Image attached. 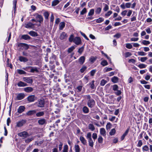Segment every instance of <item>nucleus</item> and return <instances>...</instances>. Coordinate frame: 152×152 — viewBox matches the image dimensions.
Returning a JSON list of instances; mask_svg holds the SVG:
<instances>
[{"label": "nucleus", "instance_id": "c9c22d12", "mask_svg": "<svg viewBox=\"0 0 152 152\" xmlns=\"http://www.w3.org/2000/svg\"><path fill=\"white\" fill-rule=\"evenodd\" d=\"M137 53H138V55L139 56H145L146 55V53H145L144 52H143V51L138 52H137Z\"/></svg>", "mask_w": 152, "mask_h": 152}, {"label": "nucleus", "instance_id": "6e6d98bb", "mask_svg": "<svg viewBox=\"0 0 152 152\" xmlns=\"http://www.w3.org/2000/svg\"><path fill=\"white\" fill-rule=\"evenodd\" d=\"M74 36L73 35H71L69 38V41L70 42H73L74 40Z\"/></svg>", "mask_w": 152, "mask_h": 152}, {"label": "nucleus", "instance_id": "864d4df0", "mask_svg": "<svg viewBox=\"0 0 152 152\" xmlns=\"http://www.w3.org/2000/svg\"><path fill=\"white\" fill-rule=\"evenodd\" d=\"M34 139V138L32 137L31 138H28L27 139L25 140V142L26 143H28L30 142H31L32 140Z\"/></svg>", "mask_w": 152, "mask_h": 152}, {"label": "nucleus", "instance_id": "a19ab883", "mask_svg": "<svg viewBox=\"0 0 152 152\" xmlns=\"http://www.w3.org/2000/svg\"><path fill=\"white\" fill-rule=\"evenodd\" d=\"M150 42L148 41L143 40L142 42V43L145 45H147L150 44Z\"/></svg>", "mask_w": 152, "mask_h": 152}, {"label": "nucleus", "instance_id": "9d476101", "mask_svg": "<svg viewBox=\"0 0 152 152\" xmlns=\"http://www.w3.org/2000/svg\"><path fill=\"white\" fill-rule=\"evenodd\" d=\"M18 59L20 62H26L28 61L27 58L21 56H19Z\"/></svg>", "mask_w": 152, "mask_h": 152}, {"label": "nucleus", "instance_id": "4c0bfd02", "mask_svg": "<svg viewBox=\"0 0 152 152\" xmlns=\"http://www.w3.org/2000/svg\"><path fill=\"white\" fill-rule=\"evenodd\" d=\"M68 146L67 145H64L63 150V152H68Z\"/></svg>", "mask_w": 152, "mask_h": 152}, {"label": "nucleus", "instance_id": "37998d69", "mask_svg": "<svg viewBox=\"0 0 152 152\" xmlns=\"http://www.w3.org/2000/svg\"><path fill=\"white\" fill-rule=\"evenodd\" d=\"M94 9H91L88 13V16L92 15L94 13Z\"/></svg>", "mask_w": 152, "mask_h": 152}, {"label": "nucleus", "instance_id": "c85d7f7f", "mask_svg": "<svg viewBox=\"0 0 152 152\" xmlns=\"http://www.w3.org/2000/svg\"><path fill=\"white\" fill-rule=\"evenodd\" d=\"M65 26V23L64 22H62L60 23L59 25V29L62 30Z\"/></svg>", "mask_w": 152, "mask_h": 152}, {"label": "nucleus", "instance_id": "e433bc0d", "mask_svg": "<svg viewBox=\"0 0 152 152\" xmlns=\"http://www.w3.org/2000/svg\"><path fill=\"white\" fill-rule=\"evenodd\" d=\"M75 47L74 46H72L70 48H69L68 50V53H70L71 52L75 49Z\"/></svg>", "mask_w": 152, "mask_h": 152}, {"label": "nucleus", "instance_id": "39448f33", "mask_svg": "<svg viewBox=\"0 0 152 152\" xmlns=\"http://www.w3.org/2000/svg\"><path fill=\"white\" fill-rule=\"evenodd\" d=\"M37 106L40 107H43L44 106L45 101L43 99H40L38 101L37 103Z\"/></svg>", "mask_w": 152, "mask_h": 152}, {"label": "nucleus", "instance_id": "1a4fd4ad", "mask_svg": "<svg viewBox=\"0 0 152 152\" xmlns=\"http://www.w3.org/2000/svg\"><path fill=\"white\" fill-rule=\"evenodd\" d=\"M23 80L28 83L31 84L33 82L32 79L29 77H23Z\"/></svg>", "mask_w": 152, "mask_h": 152}, {"label": "nucleus", "instance_id": "338daca9", "mask_svg": "<svg viewBox=\"0 0 152 152\" xmlns=\"http://www.w3.org/2000/svg\"><path fill=\"white\" fill-rule=\"evenodd\" d=\"M97 135L96 133H94L92 134V138L94 140L96 139L97 138Z\"/></svg>", "mask_w": 152, "mask_h": 152}, {"label": "nucleus", "instance_id": "49530a36", "mask_svg": "<svg viewBox=\"0 0 152 152\" xmlns=\"http://www.w3.org/2000/svg\"><path fill=\"white\" fill-rule=\"evenodd\" d=\"M142 145V142L141 140H140L138 141V143L137 145V146L140 147Z\"/></svg>", "mask_w": 152, "mask_h": 152}, {"label": "nucleus", "instance_id": "6ab92c4d", "mask_svg": "<svg viewBox=\"0 0 152 152\" xmlns=\"http://www.w3.org/2000/svg\"><path fill=\"white\" fill-rule=\"evenodd\" d=\"M36 112L37 111L36 110H30L27 113L26 115H32L36 114Z\"/></svg>", "mask_w": 152, "mask_h": 152}, {"label": "nucleus", "instance_id": "7ed1b4c3", "mask_svg": "<svg viewBox=\"0 0 152 152\" xmlns=\"http://www.w3.org/2000/svg\"><path fill=\"white\" fill-rule=\"evenodd\" d=\"M34 16H35V18L37 22H38L41 23L43 21V18L41 15L38 14H36L34 15Z\"/></svg>", "mask_w": 152, "mask_h": 152}, {"label": "nucleus", "instance_id": "de8ad7c7", "mask_svg": "<svg viewBox=\"0 0 152 152\" xmlns=\"http://www.w3.org/2000/svg\"><path fill=\"white\" fill-rule=\"evenodd\" d=\"M83 97L85 99H88V100L91 99V97L90 95L83 96Z\"/></svg>", "mask_w": 152, "mask_h": 152}, {"label": "nucleus", "instance_id": "dca6fc26", "mask_svg": "<svg viewBox=\"0 0 152 152\" xmlns=\"http://www.w3.org/2000/svg\"><path fill=\"white\" fill-rule=\"evenodd\" d=\"M25 109V107L23 106H20L19 107L18 109V112L19 113H21L24 111Z\"/></svg>", "mask_w": 152, "mask_h": 152}, {"label": "nucleus", "instance_id": "412c9836", "mask_svg": "<svg viewBox=\"0 0 152 152\" xmlns=\"http://www.w3.org/2000/svg\"><path fill=\"white\" fill-rule=\"evenodd\" d=\"M17 85L19 87H24L27 86V85L23 82L20 81L18 83Z\"/></svg>", "mask_w": 152, "mask_h": 152}, {"label": "nucleus", "instance_id": "0e129e2a", "mask_svg": "<svg viewBox=\"0 0 152 152\" xmlns=\"http://www.w3.org/2000/svg\"><path fill=\"white\" fill-rule=\"evenodd\" d=\"M150 77H151L148 74V73H147L146 74V76H145V79L146 80H149L150 79Z\"/></svg>", "mask_w": 152, "mask_h": 152}, {"label": "nucleus", "instance_id": "9b49d317", "mask_svg": "<svg viewBox=\"0 0 152 152\" xmlns=\"http://www.w3.org/2000/svg\"><path fill=\"white\" fill-rule=\"evenodd\" d=\"M29 68H31L30 72L31 73H37L39 72L38 69L36 67L29 66Z\"/></svg>", "mask_w": 152, "mask_h": 152}, {"label": "nucleus", "instance_id": "bb28decb", "mask_svg": "<svg viewBox=\"0 0 152 152\" xmlns=\"http://www.w3.org/2000/svg\"><path fill=\"white\" fill-rule=\"evenodd\" d=\"M28 34L32 37H37L38 35L37 32L33 31H30L29 32Z\"/></svg>", "mask_w": 152, "mask_h": 152}, {"label": "nucleus", "instance_id": "09e8293b", "mask_svg": "<svg viewBox=\"0 0 152 152\" xmlns=\"http://www.w3.org/2000/svg\"><path fill=\"white\" fill-rule=\"evenodd\" d=\"M84 49V47H82L79 49L77 52L80 54H81L83 50Z\"/></svg>", "mask_w": 152, "mask_h": 152}, {"label": "nucleus", "instance_id": "f03ea898", "mask_svg": "<svg viewBox=\"0 0 152 152\" xmlns=\"http://www.w3.org/2000/svg\"><path fill=\"white\" fill-rule=\"evenodd\" d=\"M18 46L21 50H27L29 48V45L24 43H19L18 44Z\"/></svg>", "mask_w": 152, "mask_h": 152}, {"label": "nucleus", "instance_id": "20e7f679", "mask_svg": "<svg viewBox=\"0 0 152 152\" xmlns=\"http://www.w3.org/2000/svg\"><path fill=\"white\" fill-rule=\"evenodd\" d=\"M95 104V102L94 100L92 99H91L89 100L87 102V105L90 108L93 107Z\"/></svg>", "mask_w": 152, "mask_h": 152}, {"label": "nucleus", "instance_id": "473e14b6", "mask_svg": "<svg viewBox=\"0 0 152 152\" xmlns=\"http://www.w3.org/2000/svg\"><path fill=\"white\" fill-rule=\"evenodd\" d=\"M88 127L89 129L91 131H94L95 129L94 126L92 124H89L88 125Z\"/></svg>", "mask_w": 152, "mask_h": 152}, {"label": "nucleus", "instance_id": "ddd939ff", "mask_svg": "<svg viewBox=\"0 0 152 152\" xmlns=\"http://www.w3.org/2000/svg\"><path fill=\"white\" fill-rule=\"evenodd\" d=\"M66 34L64 32H62L60 36V39L61 40L64 39H66L67 37Z\"/></svg>", "mask_w": 152, "mask_h": 152}, {"label": "nucleus", "instance_id": "b1692460", "mask_svg": "<svg viewBox=\"0 0 152 152\" xmlns=\"http://www.w3.org/2000/svg\"><path fill=\"white\" fill-rule=\"evenodd\" d=\"M24 90L27 92H30L33 90V88L30 87H28L24 88Z\"/></svg>", "mask_w": 152, "mask_h": 152}, {"label": "nucleus", "instance_id": "423d86ee", "mask_svg": "<svg viewBox=\"0 0 152 152\" xmlns=\"http://www.w3.org/2000/svg\"><path fill=\"white\" fill-rule=\"evenodd\" d=\"M26 121V120L22 119L17 123L16 126L18 127H20L22 126L23 124H25Z\"/></svg>", "mask_w": 152, "mask_h": 152}, {"label": "nucleus", "instance_id": "bf43d9fd", "mask_svg": "<svg viewBox=\"0 0 152 152\" xmlns=\"http://www.w3.org/2000/svg\"><path fill=\"white\" fill-rule=\"evenodd\" d=\"M83 86H78L77 87V92H79L81 91L82 90Z\"/></svg>", "mask_w": 152, "mask_h": 152}, {"label": "nucleus", "instance_id": "aec40b11", "mask_svg": "<svg viewBox=\"0 0 152 152\" xmlns=\"http://www.w3.org/2000/svg\"><path fill=\"white\" fill-rule=\"evenodd\" d=\"M85 58L84 56H82L80 57L79 59V62L80 64H82L84 62Z\"/></svg>", "mask_w": 152, "mask_h": 152}, {"label": "nucleus", "instance_id": "8fccbe9b", "mask_svg": "<svg viewBox=\"0 0 152 152\" xmlns=\"http://www.w3.org/2000/svg\"><path fill=\"white\" fill-rule=\"evenodd\" d=\"M86 69V66H83L80 69V71L81 73H83Z\"/></svg>", "mask_w": 152, "mask_h": 152}, {"label": "nucleus", "instance_id": "79ce46f5", "mask_svg": "<svg viewBox=\"0 0 152 152\" xmlns=\"http://www.w3.org/2000/svg\"><path fill=\"white\" fill-rule=\"evenodd\" d=\"M115 129H113L111 130L110 132H109L110 134L112 136L114 134L115 132Z\"/></svg>", "mask_w": 152, "mask_h": 152}, {"label": "nucleus", "instance_id": "7c9ffc66", "mask_svg": "<svg viewBox=\"0 0 152 152\" xmlns=\"http://www.w3.org/2000/svg\"><path fill=\"white\" fill-rule=\"evenodd\" d=\"M36 116L37 117H40L43 116L45 113L44 111L39 112L36 113Z\"/></svg>", "mask_w": 152, "mask_h": 152}, {"label": "nucleus", "instance_id": "4468645a", "mask_svg": "<svg viewBox=\"0 0 152 152\" xmlns=\"http://www.w3.org/2000/svg\"><path fill=\"white\" fill-rule=\"evenodd\" d=\"M34 24H33L31 22H29L25 24V27L26 28H32L34 27Z\"/></svg>", "mask_w": 152, "mask_h": 152}, {"label": "nucleus", "instance_id": "58836bf2", "mask_svg": "<svg viewBox=\"0 0 152 152\" xmlns=\"http://www.w3.org/2000/svg\"><path fill=\"white\" fill-rule=\"evenodd\" d=\"M126 47L128 49H131L132 48V45L129 43L126 44Z\"/></svg>", "mask_w": 152, "mask_h": 152}, {"label": "nucleus", "instance_id": "a18cd8bd", "mask_svg": "<svg viewBox=\"0 0 152 152\" xmlns=\"http://www.w3.org/2000/svg\"><path fill=\"white\" fill-rule=\"evenodd\" d=\"M87 12V9L86 8H84L80 12V15H83Z\"/></svg>", "mask_w": 152, "mask_h": 152}, {"label": "nucleus", "instance_id": "5701e85b", "mask_svg": "<svg viewBox=\"0 0 152 152\" xmlns=\"http://www.w3.org/2000/svg\"><path fill=\"white\" fill-rule=\"evenodd\" d=\"M119 78L117 77L114 76L111 79V81L114 83L118 82Z\"/></svg>", "mask_w": 152, "mask_h": 152}, {"label": "nucleus", "instance_id": "4d7b16f0", "mask_svg": "<svg viewBox=\"0 0 152 152\" xmlns=\"http://www.w3.org/2000/svg\"><path fill=\"white\" fill-rule=\"evenodd\" d=\"M132 54L131 53L129 52H127L125 53V57L126 58H127L128 57H129L132 55Z\"/></svg>", "mask_w": 152, "mask_h": 152}, {"label": "nucleus", "instance_id": "6e6552de", "mask_svg": "<svg viewBox=\"0 0 152 152\" xmlns=\"http://www.w3.org/2000/svg\"><path fill=\"white\" fill-rule=\"evenodd\" d=\"M73 42L76 45H78L81 43V40L80 37H77L74 38Z\"/></svg>", "mask_w": 152, "mask_h": 152}, {"label": "nucleus", "instance_id": "e2e57ef3", "mask_svg": "<svg viewBox=\"0 0 152 152\" xmlns=\"http://www.w3.org/2000/svg\"><path fill=\"white\" fill-rule=\"evenodd\" d=\"M96 69H93L90 72L91 75V76H93L95 73H96Z\"/></svg>", "mask_w": 152, "mask_h": 152}, {"label": "nucleus", "instance_id": "393cba45", "mask_svg": "<svg viewBox=\"0 0 152 152\" xmlns=\"http://www.w3.org/2000/svg\"><path fill=\"white\" fill-rule=\"evenodd\" d=\"M94 81L93 80L91 83L88 84L91 89H94L96 88V87L95 86L94 84Z\"/></svg>", "mask_w": 152, "mask_h": 152}, {"label": "nucleus", "instance_id": "cd10ccee", "mask_svg": "<svg viewBox=\"0 0 152 152\" xmlns=\"http://www.w3.org/2000/svg\"><path fill=\"white\" fill-rule=\"evenodd\" d=\"M56 56L54 55H53L50 58V63L51 64H53L54 62V61L56 60Z\"/></svg>", "mask_w": 152, "mask_h": 152}, {"label": "nucleus", "instance_id": "680f3d73", "mask_svg": "<svg viewBox=\"0 0 152 152\" xmlns=\"http://www.w3.org/2000/svg\"><path fill=\"white\" fill-rule=\"evenodd\" d=\"M139 39L138 38L132 37L131 38L130 40L131 41L136 42Z\"/></svg>", "mask_w": 152, "mask_h": 152}, {"label": "nucleus", "instance_id": "72a5a7b5", "mask_svg": "<svg viewBox=\"0 0 152 152\" xmlns=\"http://www.w3.org/2000/svg\"><path fill=\"white\" fill-rule=\"evenodd\" d=\"M17 72L20 74L22 75V74H25L26 73V72L22 70V69H18L17 70Z\"/></svg>", "mask_w": 152, "mask_h": 152}, {"label": "nucleus", "instance_id": "c756f323", "mask_svg": "<svg viewBox=\"0 0 152 152\" xmlns=\"http://www.w3.org/2000/svg\"><path fill=\"white\" fill-rule=\"evenodd\" d=\"M82 110L84 113H88L89 112V109L86 106H84Z\"/></svg>", "mask_w": 152, "mask_h": 152}, {"label": "nucleus", "instance_id": "13d9d810", "mask_svg": "<svg viewBox=\"0 0 152 152\" xmlns=\"http://www.w3.org/2000/svg\"><path fill=\"white\" fill-rule=\"evenodd\" d=\"M104 20L103 18H100L96 20V22L98 23H100Z\"/></svg>", "mask_w": 152, "mask_h": 152}, {"label": "nucleus", "instance_id": "f8f14e48", "mask_svg": "<svg viewBox=\"0 0 152 152\" xmlns=\"http://www.w3.org/2000/svg\"><path fill=\"white\" fill-rule=\"evenodd\" d=\"M36 98L34 95H31L28 97V100L29 102H33L35 101Z\"/></svg>", "mask_w": 152, "mask_h": 152}, {"label": "nucleus", "instance_id": "2eb2a0df", "mask_svg": "<svg viewBox=\"0 0 152 152\" xmlns=\"http://www.w3.org/2000/svg\"><path fill=\"white\" fill-rule=\"evenodd\" d=\"M80 140L81 142L83 145H86L87 144V142L86 140V139L84 138V137L83 136H80Z\"/></svg>", "mask_w": 152, "mask_h": 152}, {"label": "nucleus", "instance_id": "5fc2aeb1", "mask_svg": "<svg viewBox=\"0 0 152 152\" xmlns=\"http://www.w3.org/2000/svg\"><path fill=\"white\" fill-rule=\"evenodd\" d=\"M44 15L45 18L46 19H48L49 16V13L48 12H46L44 13Z\"/></svg>", "mask_w": 152, "mask_h": 152}, {"label": "nucleus", "instance_id": "69168bd1", "mask_svg": "<svg viewBox=\"0 0 152 152\" xmlns=\"http://www.w3.org/2000/svg\"><path fill=\"white\" fill-rule=\"evenodd\" d=\"M131 4L130 3H127L125 4L126 8H129L130 7Z\"/></svg>", "mask_w": 152, "mask_h": 152}, {"label": "nucleus", "instance_id": "ea45409f", "mask_svg": "<svg viewBox=\"0 0 152 152\" xmlns=\"http://www.w3.org/2000/svg\"><path fill=\"white\" fill-rule=\"evenodd\" d=\"M142 150L143 151H148L149 150L148 147L147 145H145L142 147Z\"/></svg>", "mask_w": 152, "mask_h": 152}, {"label": "nucleus", "instance_id": "052dcab7", "mask_svg": "<svg viewBox=\"0 0 152 152\" xmlns=\"http://www.w3.org/2000/svg\"><path fill=\"white\" fill-rule=\"evenodd\" d=\"M112 13V12L111 11H109L105 14V16L108 17Z\"/></svg>", "mask_w": 152, "mask_h": 152}, {"label": "nucleus", "instance_id": "2f4dec72", "mask_svg": "<svg viewBox=\"0 0 152 152\" xmlns=\"http://www.w3.org/2000/svg\"><path fill=\"white\" fill-rule=\"evenodd\" d=\"M74 148L75 152H80V148L79 145H75Z\"/></svg>", "mask_w": 152, "mask_h": 152}, {"label": "nucleus", "instance_id": "3c124183", "mask_svg": "<svg viewBox=\"0 0 152 152\" xmlns=\"http://www.w3.org/2000/svg\"><path fill=\"white\" fill-rule=\"evenodd\" d=\"M101 9L100 7H98L96 8L95 11V12L96 14H99L101 11Z\"/></svg>", "mask_w": 152, "mask_h": 152}, {"label": "nucleus", "instance_id": "603ef678", "mask_svg": "<svg viewBox=\"0 0 152 152\" xmlns=\"http://www.w3.org/2000/svg\"><path fill=\"white\" fill-rule=\"evenodd\" d=\"M148 58L146 57H142L141 58L140 61L142 62H144Z\"/></svg>", "mask_w": 152, "mask_h": 152}, {"label": "nucleus", "instance_id": "a211bd4d", "mask_svg": "<svg viewBox=\"0 0 152 152\" xmlns=\"http://www.w3.org/2000/svg\"><path fill=\"white\" fill-rule=\"evenodd\" d=\"M25 97V95L23 94L20 93L17 96L18 100H20L23 99Z\"/></svg>", "mask_w": 152, "mask_h": 152}, {"label": "nucleus", "instance_id": "f3484780", "mask_svg": "<svg viewBox=\"0 0 152 152\" xmlns=\"http://www.w3.org/2000/svg\"><path fill=\"white\" fill-rule=\"evenodd\" d=\"M38 123L39 125H43L45 124H46V121L45 118H42L38 121Z\"/></svg>", "mask_w": 152, "mask_h": 152}, {"label": "nucleus", "instance_id": "f257e3e1", "mask_svg": "<svg viewBox=\"0 0 152 152\" xmlns=\"http://www.w3.org/2000/svg\"><path fill=\"white\" fill-rule=\"evenodd\" d=\"M86 138L87 139L88 145L91 147H93L94 145V142L91 138V133L90 132L88 133L86 135Z\"/></svg>", "mask_w": 152, "mask_h": 152}, {"label": "nucleus", "instance_id": "0eeeda50", "mask_svg": "<svg viewBox=\"0 0 152 152\" xmlns=\"http://www.w3.org/2000/svg\"><path fill=\"white\" fill-rule=\"evenodd\" d=\"M18 135L19 136L23 137L24 138H26L29 136L28 133L26 131H23L20 133L18 134Z\"/></svg>", "mask_w": 152, "mask_h": 152}, {"label": "nucleus", "instance_id": "4be33fe9", "mask_svg": "<svg viewBox=\"0 0 152 152\" xmlns=\"http://www.w3.org/2000/svg\"><path fill=\"white\" fill-rule=\"evenodd\" d=\"M60 1L59 0H54L52 2L51 6L52 7H54L57 5L60 2Z\"/></svg>", "mask_w": 152, "mask_h": 152}, {"label": "nucleus", "instance_id": "a878e982", "mask_svg": "<svg viewBox=\"0 0 152 152\" xmlns=\"http://www.w3.org/2000/svg\"><path fill=\"white\" fill-rule=\"evenodd\" d=\"M21 38L25 40H28L31 39V37L27 34L22 35L21 36Z\"/></svg>", "mask_w": 152, "mask_h": 152}, {"label": "nucleus", "instance_id": "f704fd0d", "mask_svg": "<svg viewBox=\"0 0 152 152\" xmlns=\"http://www.w3.org/2000/svg\"><path fill=\"white\" fill-rule=\"evenodd\" d=\"M147 66V65L144 64H141L138 65V66L140 69H142L145 68Z\"/></svg>", "mask_w": 152, "mask_h": 152}, {"label": "nucleus", "instance_id": "c03bdc74", "mask_svg": "<svg viewBox=\"0 0 152 152\" xmlns=\"http://www.w3.org/2000/svg\"><path fill=\"white\" fill-rule=\"evenodd\" d=\"M112 126V124H110V123H108L106 126V129L107 130L110 129L111 128Z\"/></svg>", "mask_w": 152, "mask_h": 152}, {"label": "nucleus", "instance_id": "774afa93", "mask_svg": "<svg viewBox=\"0 0 152 152\" xmlns=\"http://www.w3.org/2000/svg\"><path fill=\"white\" fill-rule=\"evenodd\" d=\"M118 89V86L117 85H114L113 86V89L114 91H116Z\"/></svg>", "mask_w": 152, "mask_h": 152}]
</instances>
